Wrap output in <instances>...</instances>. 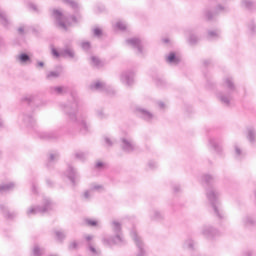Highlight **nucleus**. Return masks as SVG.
<instances>
[{
	"mask_svg": "<svg viewBox=\"0 0 256 256\" xmlns=\"http://www.w3.org/2000/svg\"><path fill=\"white\" fill-rule=\"evenodd\" d=\"M57 159H59V153H52L50 154V161H57Z\"/></svg>",
	"mask_w": 256,
	"mask_h": 256,
	"instance_id": "obj_42",
	"label": "nucleus"
},
{
	"mask_svg": "<svg viewBox=\"0 0 256 256\" xmlns=\"http://www.w3.org/2000/svg\"><path fill=\"white\" fill-rule=\"evenodd\" d=\"M35 189H36V187H35V186H33V187H32V191H34V193H35Z\"/></svg>",
	"mask_w": 256,
	"mask_h": 256,
	"instance_id": "obj_64",
	"label": "nucleus"
},
{
	"mask_svg": "<svg viewBox=\"0 0 256 256\" xmlns=\"http://www.w3.org/2000/svg\"><path fill=\"white\" fill-rule=\"evenodd\" d=\"M0 25H3V27H11V20L7 17V14L5 11L0 9Z\"/></svg>",
	"mask_w": 256,
	"mask_h": 256,
	"instance_id": "obj_14",
	"label": "nucleus"
},
{
	"mask_svg": "<svg viewBox=\"0 0 256 256\" xmlns=\"http://www.w3.org/2000/svg\"><path fill=\"white\" fill-rule=\"evenodd\" d=\"M112 230L115 233V237L109 240H104V245H108L111 247V245H121L123 243V236L121 234V223L114 220L112 222Z\"/></svg>",
	"mask_w": 256,
	"mask_h": 256,
	"instance_id": "obj_5",
	"label": "nucleus"
},
{
	"mask_svg": "<svg viewBox=\"0 0 256 256\" xmlns=\"http://www.w3.org/2000/svg\"><path fill=\"white\" fill-rule=\"evenodd\" d=\"M63 3H66V5H69L70 7H72V9H77L79 7V4H77V2H73L71 0H62Z\"/></svg>",
	"mask_w": 256,
	"mask_h": 256,
	"instance_id": "obj_32",
	"label": "nucleus"
},
{
	"mask_svg": "<svg viewBox=\"0 0 256 256\" xmlns=\"http://www.w3.org/2000/svg\"><path fill=\"white\" fill-rule=\"evenodd\" d=\"M59 72H57V71H50V72H48V74H47V79H49V80H51V79H57V77H59Z\"/></svg>",
	"mask_w": 256,
	"mask_h": 256,
	"instance_id": "obj_31",
	"label": "nucleus"
},
{
	"mask_svg": "<svg viewBox=\"0 0 256 256\" xmlns=\"http://www.w3.org/2000/svg\"><path fill=\"white\" fill-rule=\"evenodd\" d=\"M164 43H169V40L168 39H164Z\"/></svg>",
	"mask_w": 256,
	"mask_h": 256,
	"instance_id": "obj_63",
	"label": "nucleus"
},
{
	"mask_svg": "<svg viewBox=\"0 0 256 256\" xmlns=\"http://www.w3.org/2000/svg\"><path fill=\"white\" fill-rule=\"evenodd\" d=\"M52 55L54 57H69V59H75V51L69 47L60 50V52L57 51V49L52 48Z\"/></svg>",
	"mask_w": 256,
	"mask_h": 256,
	"instance_id": "obj_8",
	"label": "nucleus"
},
{
	"mask_svg": "<svg viewBox=\"0 0 256 256\" xmlns=\"http://www.w3.org/2000/svg\"><path fill=\"white\" fill-rule=\"evenodd\" d=\"M18 33H19V35H23V33H25V27H23V26L19 27Z\"/></svg>",
	"mask_w": 256,
	"mask_h": 256,
	"instance_id": "obj_50",
	"label": "nucleus"
},
{
	"mask_svg": "<svg viewBox=\"0 0 256 256\" xmlns=\"http://www.w3.org/2000/svg\"><path fill=\"white\" fill-rule=\"evenodd\" d=\"M89 251H91V253L94 255H99V252L93 246H89Z\"/></svg>",
	"mask_w": 256,
	"mask_h": 256,
	"instance_id": "obj_46",
	"label": "nucleus"
},
{
	"mask_svg": "<svg viewBox=\"0 0 256 256\" xmlns=\"http://www.w3.org/2000/svg\"><path fill=\"white\" fill-rule=\"evenodd\" d=\"M55 235H56L57 241H64V239L66 237L65 232H63L61 230L55 231Z\"/></svg>",
	"mask_w": 256,
	"mask_h": 256,
	"instance_id": "obj_28",
	"label": "nucleus"
},
{
	"mask_svg": "<svg viewBox=\"0 0 256 256\" xmlns=\"http://www.w3.org/2000/svg\"><path fill=\"white\" fill-rule=\"evenodd\" d=\"M71 19H72V23H77V18H75L74 16H72Z\"/></svg>",
	"mask_w": 256,
	"mask_h": 256,
	"instance_id": "obj_60",
	"label": "nucleus"
},
{
	"mask_svg": "<svg viewBox=\"0 0 256 256\" xmlns=\"http://www.w3.org/2000/svg\"><path fill=\"white\" fill-rule=\"evenodd\" d=\"M15 188L13 182L0 185V193H7V191H12Z\"/></svg>",
	"mask_w": 256,
	"mask_h": 256,
	"instance_id": "obj_19",
	"label": "nucleus"
},
{
	"mask_svg": "<svg viewBox=\"0 0 256 256\" xmlns=\"http://www.w3.org/2000/svg\"><path fill=\"white\" fill-rule=\"evenodd\" d=\"M50 91L53 95H63L64 91H65V87L63 86H55V87H51Z\"/></svg>",
	"mask_w": 256,
	"mask_h": 256,
	"instance_id": "obj_20",
	"label": "nucleus"
},
{
	"mask_svg": "<svg viewBox=\"0 0 256 256\" xmlns=\"http://www.w3.org/2000/svg\"><path fill=\"white\" fill-rule=\"evenodd\" d=\"M120 147L124 150L125 153H133L135 150V142L130 137H123L121 138Z\"/></svg>",
	"mask_w": 256,
	"mask_h": 256,
	"instance_id": "obj_7",
	"label": "nucleus"
},
{
	"mask_svg": "<svg viewBox=\"0 0 256 256\" xmlns=\"http://www.w3.org/2000/svg\"><path fill=\"white\" fill-rule=\"evenodd\" d=\"M203 181H205L206 183H213V176L206 174L203 176Z\"/></svg>",
	"mask_w": 256,
	"mask_h": 256,
	"instance_id": "obj_38",
	"label": "nucleus"
},
{
	"mask_svg": "<svg viewBox=\"0 0 256 256\" xmlns=\"http://www.w3.org/2000/svg\"><path fill=\"white\" fill-rule=\"evenodd\" d=\"M95 167L96 169H101L103 167V162H97Z\"/></svg>",
	"mask_w": 256,
	"mask_h": 256,
	"instance_id": "obj_54",
	"label": "nucleus"
},
{
	"mask_svg": "<svg viewBox=\"0 0 256 256\" xmlns=\"http://www.w3.org/2000/svg\"><path fill=\"white\" fill-rule=\"evenodd\" d=\"M29 9H32V11H37V5L30 3L28 4Z\"/></svg>",
	"mask_w": 256,
	"mask_h": 256,
	"instance_id": "obj_48",
	"label": "nucleus"
},
{
	"mask_svg": "<svg viewBox=\"0 0 256 256\" xmlns=\"http://www.w3.org/2000/svg\"><path fill=\"white\" fill-rule=\"evenodd\" d=\"M91 63L94 67H103V61L96 56H91Z\"/></svg>",
	"mask_w": 256,
	"mask_h": 256,
	"instance_id": "obj_22",
	"label": "nucleus"
},
{
	"mask_svg": "<svg viewBox=\"0 0 256 256\" xmlns=\"http://www.w3.org/2000/svg\"><path fill=\"white\" fill-rule=\"evenodd\" d=\"M66 177L75 185V177H77V172H75V169L73 167L69 166L68 170L66 171Z\"/></svg>",
	"mask_w": 256,
	"mask_h": 256,
	"instance_id": "obj_16",
	"label": "nucleus"
},
{
	"mask_svg": "<svg viewBox=\"0 0 256 256\" xmlns=\"http://www.w3.org/2000/svg\"><path fill=\"white\" fill-rule=\"evenodd\" d=\"M216 11H227V8L226 7H223L221 5H218L217 8H216Z\"/></svg>",
	"mask_w": 256,
	"mask_h": 256,
	"instance_id": "obj_49",
	"label": "nucleus"
},
{
	"mask_svg": "<svg viewBox=\"0 0 256 256\" xmlns=\"http://www.w3.org/2000/svg\"><path fill=\"white\" fill-rule=\"evenodd\" d=\"M198 41L199 38H197L194 34H190L188 38V42L190 43V45H195V43H197Z\"/></svg>",
	"mask_w": 256,
	"mask_h": 256,
	"instance_id": "obj_33",
	"label": "nucleus"
},
{
	"mask_svg": "<svg viewBox=\"0 0 256 256\" xmlns=\"http://www.w3.org/2000/svg\"><path fill=\"white\" fill-rule=\"evenodd\" d=\"M115 29H119L120 31H125V29H127V24H125V22L123 21H118L115 24Z\"/></svg>",
	"mask_w": 256,
	"mask_h": 256,
	"instance_id": "obj_29",
	"label": "nucleus"
},
{
	"mask_svg": "<svg viewBox=\"0 0 256 256\" xmlns=\"http://www.w3.org/2000/svg\"><path fill=\"white\" fill-rule=\"evenodd\" d=\"M256 138V132L254 129H248V135L247 139L250 141V143H253Z\"/></svg>",
	"mask_w": 256,
	"mask_h": 256,
	"instance_id": "obj_24",
	"label": "nucleus"
},
{
	"mask_svg": "<svg viewBox=\"0 0 256 256\" xmlns=\"http://www.w3.org/2000/svg\"><path fill=\"white\" fill-rule=\"evenodd\" d=\"M84 197L85 199H89V197H91V190H88L84 193Z\"/></svg>",
	"mask_w": 256,
	"mask_h": 256,
	"instance_id": "obj_51",
	"label": "nucleus"
},
{
	"mask_svg": "<svg viewBox=\"0 0 256 256\" xmlns=\"http://www.w3.org/2000/svg\"><path fill=\"white\" fill-rule=\"evenodd\" d=\"M91 239H93V236L91 235L86 236V241H91Z\"/></svg>",
	"mask_w": 256,
	"mask_h": 256,
	"instance_id": "obj_59",
	"label": "nucleus"
},
{
	"mask_svg": "<svg viewBox=\"0 0 256 256\" xmlns=\"http://www.w3.org/2000/svg\"><path fill=\"white\" fill-rule=\"evenodd\" d=\"M90 191H103V186H101V185H93L90 188Z\"/></svg>",
	"mask_w": 256,
	"mask_h": 256,
	"instance_id": "obj_40",
	"label": "nucleus"
},
{
	"mask_svg": "<svg viewBox=\"0 0 256 256\" xmlns=\"http://www.w3.org/2000/svg\"><path fill=\"white\" fill-rule=\"evenodd\" d=\"M45 66V63H43V62H38L37 63V67H44Z\"/></svg>",
	"mask_w": 256,
	"mask_h": 256,
	"instance_id": "obj_57",
	"label": "nucleus"
},
{
	"mask_svg": "<svg viewBox=\"0 0 256 256\" xmlns=\"http://www.w3.org/2000/svg\"><path fill=\"white\" fill-rule=\"evenodd\" d=\"M223 87H225L227 92H220L217 94V98L224 105H229L231 103V94L235 91V84L233 83V78L226 77L223 82Z\"/></svg>",
	"mask_w": 256,
	"mask_h": 256,
	"instance_id": "obj_3",
	"label": "nucleus"
},
{
	"mask_svg": "<svg viewBox=\"0 0 256 256\" xmlns=\"http://www.w3.org/2000/svg\"><path fill=\"white\" fill-rule=\"evenodd\" d=\"M244 256H251V252H246Z\"/></svg>",
	"mask_w": 256,
	"mask_h": 256,
	"instance_id": "obj_61",
	"label": "nucleus"
},
{
	"mask_svg": "<svg viewBox=\"0 0 256 256\" xmlns=\"http://www.w3.org/2000/svg\"><path fill=\"white\" fill-rule=\"evenodd\" d=\"M235 153L237 157H241V155H243V151L241 148H239V146H235Z\"/></svg>",
	"mask_w": 256,
	"mask_h": 256,
	"instance_id": "obj_43",
	"label": "nucleus"
},
{
	"mask_svg": "<svg viewBox=\"0 0 256 256\" xmlns=\"http://www.w3.org/2000/svg\"><path fill=\"white\" fill-rule=\"evenodd\" d=\"M19 121H22L26 127H33V125H35V118H33L31 114H21Z\"/></svg>",
	"mask_w": 256,
	"mask_h": 256,
	"instance_id": "obj_10",
	"label": "nucleus"
},
{
	"mask_svg": "<svg viewBox=\"0 0 256 256\" xmlns=\"http://www.w3.org/2000/svg\"><path fill=\"white\" fill-rule=\"evenodd\" d=\"M161 213H159L158 211H154V214H153V216H152V219L154 220V221H159V219H161Z\"/></svg>",
	"mask_w": 256,
	"mask_h": 256,
	"instance_id": "obj_39",
	"label": "nucleus"
},
{
	"mask_svg": "<svg viewBox=\"0 0 256 256\" xmlns=\"http://www.w3.org/2000/svg\"><path fill=\"white\" fill-rule=\"evenodd\" d=\"M245 223H246V225H253L254 220L251 217H247V218H245Z\"/></svg>",
	"mask_w": 256,
	"mask_h": 256,
	"instance_id": "obj_45",
	"label": "nucleus"
},
{
	"mask_svg": "<svg viewBox=\"0 0 256 256\" xmlns=\"http://www.w3.org/2000/svg\"><path fill=\"white\" fill-rule=\"evenodd\" d=\"M179 191H181V187L180 186H174V192L179 193Z\"/></svg>",
	"mask_w": 256,
	"mask_h": 256,
	"instance_id": "obj_55",
	"label": "nucleus"
},
{
	"mask_svg": "<svg viewBox=\"0 0 256 256\" xmlns=\"http://www.w3.org/2000/svg\"><path fill=\"white\" fill-rule=\"evenodd\" d=\"M167 62L174 63L175 65H177V63H179V58H177V56H175V53L172 52L167 57Z\"/></svg>",
	"mask_w": 256,
	"mask_h": 256,
	"instance_id": "obj_23",
	"label": "nucleus"
},
{
	"mask_svg": "<svg viewBox=\"0 0 256 256\" xmlns=\"http://www.w3.org/2000/svg\"><path fill=\"white\" fill-rule=\"evenodd\" d=\"M44 139H55V136L53 134L46 133L43 136Z\"/></svg>",
	"mask_w": 256,
	"mask_h": 256,
	"instance_id": "obj_47",
	"label": "nucleus"
},
{
	"mask_svg": "<svg viewBox=\"0 0 256 256\" xmlns=\"http://www.w3.org/2000/svg\"><path fill=\"white\" fill-rule=\"evenodd\" d=\"M0 127H3V119L0 118Z\"/></svg>",
	"mask_w": 256,
	"mask_h": 256,
	"instance_id": "obj_62",
	"label": "nucleus"
},
{
	"mask_svg": "<svg viewBox=\"0 0 256 256\" xmlns=\"http://www.w3.org/2000/svg\"><path fill=\"white\" fill-rule=\"evenodd\" d=\"M193 245H194L193 240H186L184 243V247L186 249H193Z\"/></svg>",
	"mask_w": 256,
	"mask_h": 256,
	"instance_id": "obj_35",
	"label": "nucleus"
},
{
	"mask_svg": "<svg viewBox=\"0 0 256 256\" xmlns=\"http://www.w3.org/2000/svg\"><path fill=\"white\" fill-rule=\"evenodd\" d=\"M81 47L84 51H89V49H91V43L89 42H82L81 43Z\"/></svg>",
	"mask_w": 256,
	"mask_h": 256,
	"instance_id": "obj_36",
	"label": "nucleus"
},
{
	"mask_svg": "<svg viewBox=\"0 0 256 256\" xmlns=\"http://www.w3.org/2000/svg\"><path fill=\"white\" fill-rule=\"evenodd\" d=\"M53 209H55V203H53L49 198H44L42 206H31L26 211V214L28 216L44 215V213H49V211H53Z\"/></svg>",
	"mask_w": 256,
	"mask_h": 256,
	"instance_id": "obj_4",
	"label": "nucleus"
},
{
	"mask_svg": "<svg viewBox=\"0 0 256 256\" xmlns=\"http://www.w3.org/2000/svg\"><path fill=\"white\" fill-rule=\"evenodd\" d=\"M158 105H159L160 109H164L165 108V103H163V102H159Z\"/></svg>",
	"mask_w": 256,
	"mask_h": 256,
	"instance_id": "obj_56",
	"label": "nucleus"
},
{
	"mask_svg": "<svg viewBox=\"0 0 256 256\" xmlns=\"http://www.w3.org/2000/svg\"><path fill=\"white\" fill-rule=\"evenodd\" d=\"M206 17L208 21H211V19H213V14L211 12H207Z\"/></svg>",
	"mask_w": 256,
	"mask_h": 256,
	"instance_id": "obj_52",
	"label": "nucleus"
},
{
	"mask_svg": "<svg viewBox=\"0 0 256 256\" xmlns=\"http://www.w3.org/2000/svg\"><path fill=\"white\" fill-rule=\"evenodd\" d=\"M93 33H94V36H95V37H101L103 31H101L100 28H95V29L93 30Z\"/></svg>",
	"mask_w": 256,
	"mask_h": 256,
	"instance_id": "obj_41",
	"label": "nucleus"
},
{
	"mask_svg": "<svg viewBox=\"0 0 256 256\" xmlns=\"http://www.w3.org/2000/svg\"><path fill=\"white\" fill-rule=\"evenodd\" d=\"M75 158L79 161H85L87 159V153L78 151L75 153Z\"/></svg>",
	"mask_w": 256,
	"mask_h": 256,
	"instance_id": "obj_27",
	"label": "nucleus"
},
{
	"mask_svg": "<svg viewBox=\"0 0 256 256\" xmlns=\"http://www.w3.org/2000/svg\"><path fill=\"white\" fill-rule=\"evenodd\" d=\"M209 143H210L211 147H213V149H215V151H218V153L221 151V146H219V144H217V140H215V138H211L209 140Z\"/></svg>",
	"mask_w": 256,
	"mask_h": 256,
	"instance_id": "obj_26",
	"label": "nucleus"
},
{
	"mask_svg": "<svg viewBox=\"0 0 256 256\" xmlns=\"http://www.w3.org/2000/svg\"><path fill=\"white\" fill-rule=\"evenodd\" d=\"M217 233L219 232L211 226H204L202 229V235H204V237H207L208 239L217 236Z\"/></svg>",
	"mask_w": 256,
	"mask_h": 256,
	"instance_id": "obj_13",
	"label": "nucleus"
},
{
	"mask_svg": "<svg viewBox=\"0 0 256 256\" xmlns=\"http://www.w3.org/2000/svg\"><path fill=\"white\" fill-rule=\"evenodd\" d=\"M241 7H243L244 9H248V11H251L252 9H255V2H253L252 0H242Z\"/></svg>",
	"mask_w": 256,
	"mask_h": 256,
	"instance_id": "obj_18",
	"label": "nucleus"
},
{
	"mask_svg": "<svg viewBox=\"0 0 256 256\" xmlns=\"http://www.w3.org/2000/svg\"><path fill=\"white\" fill-rule=\"evenodd\" d=\"M69 248H70V249H77V242H72V243H70Z\"/></svg>",
	"mask_w": 256,
	"mask_h": 256,
	"instance_id": "obj_53",
	"label": "nucleus"
},
{
	"mask_svg": "<svg viewBox=\"0 0 256 256\" xmlns=\"http://www.w3.org/2000/svg\"><path fill=\"white\" fill-rule=\"evenodd\" d=\"M85 223L89 225V227H97V220H93V219H86Z\"/></svg>",
	"mask_w": 256,
	"mask_h": 256,
	"instance_id": "obj_34",
	"label": "nucleus"
},
{
	"mask_svg": "<svg viewBox=\"0 0 256 256\" xmlns=\"http://www.w3.org/2000/svg\"><path fill=\"white\" fill-rule=\"evenodd\" d=\"M138 111H139L141 117L143 119H145V121H151L153 119V117H154L151 112H149V111H147V110H145L143 108H139Z\"/></svg>",
	"mask_w": 256,
	"mask_h": 256,
	"instance_id": "obj_17",
	"label": "nucleus"
},
{
	"mask_svg": "<svg viewBox=\"0 0 256 256\" xmlns=\"http://www.w3.org/2000/svg\"><path fill=\"white\" fill-rule=\"evenodd\" d=\"M62 107H63L65 113L68 115L70 121H72L73 123H76L77 125H79V127L84 129L85 131H87V129H88L87 117H85V116L81 117V115H78V117H77V111H78L77 101H74L67 105H62Z\"/></svg>",
	"mask_w": 256,
	"mask_h": 256,
	"instance_id": "obj_1",
	"label": "nucleus"
},
{
	"mask_svg": "<svg viewBox=\"0 0 256 256\" xmlns=\"http://www.w3.org/2000/svg\"><path fill=\"white\" fill-rule=\"evenodd\" d=\"M91 91H107V85L103 82H95L90 85Z\"/></svg>",
	"mask_w": 256,
	"mask_h": 256,
	"instance_id": "obj_15",
	"label": "nucleus"
},
{
	"mask_svg": "<svg viewBox=\"0 0 256 256\" xmlns=\"http://www.w3.org/2000/svg\"><path fill=\"white\" fill-rule=\"evenodd\" d=\"M206 196L214 211V215L218 217V219H223V210L219 203V192L215 188H210L207 190Z\"/></svg>",
	"mask_w": 256,
	"mask_h": 256,
	"instance_id": "obj_2",
	"label": "nucleus"
},
{
	"mask_svg": "<svg viewBox=\"0 0 256 256\" xmlns=\"http://www.w3.org/2000/svg\"><path fill=\"white\" fill-rule=\"evenodd\" d=\"M220 35H221V32H219V30L208 31V39H218Z\"/></svg>",
	"mask_w": 256,
	"mask_h": 256,
	"instance_id": "obj_25",
	"label": "nucleus"
},
{
	"mask_svg": "<svg viewBox=\"0 0 256 256\" xmlns=\"http://www.w3.org/2000/svg\"><path fill=\"white\" fill-rule=\"evenodd\" d=\"M16 61L20 63V65H31V57L27 53L17 55Z\"/></svg>",
	"mask_w": 256,
	"mask_h": 256,
	"instance_id": "obj_12",
	"label": "nucleus"
},
{
	"mask_svg": "<svg viewBox=\"0 0 256 256\" xmlns=\"http://www.w3.org/2000/svg\"><path fill=\"white\" fill-rule=\"evenodd\" d=\"M5 45V42L3 41V37L0 36V47Z\"/></svg>",
	"mask_w": 256,
	"mask_h": 256,
	"instance_id": "obj_58",
	"label": "nucleus"
},
{
	"mask_svg": "<svg viewBox=\"0 0 256 256\" xmlns=\"http://www.w3.org/2000/svg\"><path fill=\"white\" fill-rule=\"evenodd\" d=\"M52 17L53 19H56L58 27H60V29H62L63 31H67V27L71 25V22H69L68 18L63 16V12H61V10L53 9Z\"/></svg>",
	"mask_w": 256,
	"mask_h": 256,
	"instance_id": "obj_6",
	"label": "nucleus"
},
{
	"mask_svg": "<svg viewBox=\"0 0 256 256\" xmlns=\"http://www.w3.org/2000/svg\"><path fill=\"white\" fill-rule=\"evenodd\" d=\"M126 43L133 47V49H137L138 53H143V43L139 38L127 39Z\"/></svg>",
	"mask_w": 256,
	"mask_h": 256,
	"instance_id": "obj_9",
	"label": "nucleus"
},
{
	"mask_svg": "<svg viewBox=\"0 0 256 256\" xmlns=\"http://www.w3.org/2000/svg\"><path fill=\"white\" fill-rule=\"evenodd\" d=\"M43 253H45V250L41 249L39 246H34L33 256H41Z\"/></svg>",
	"mask_w": 256,
	"mask_h": 256,
	"instance_id": "obj_30",
	"label": "nucleus"
},
{
	"mask_svg": "<svg viewBox=\"0 0 256 256\" xmlns=\"http://www.w3.org/2000/svg\"><path fill=\"white\" fill-rule=\"evenodd\" d=\"M135 77V73L131 72V71H127L122 73V75L120 76V79L123 83H125V85H133V79Z\"/></svg>",
	"mask_w": 256,
	"mask_h": 256,
	"instance_id": "obj_11",
	"label": "nucleus"
},
{
	"mask_svg": "<svg viewBox=\"0 0 256 256\" xmlns=\"http://www.w3.org/2000/svg\"><path fill=\"white\" fill-rule=\"evenodd\" d=\"M104 141H105L107 147H113V144L115 143L111 138H109L107 136L104 137Z\"/></svg>",
	"mask_w": 256,
	"mask_h": 256,
	"instance_id": "obj_37",
	"label": "nucleus"
},
{
	"mask_svg": "<svg viewBox=\"0 0 256 256\" xmlns=\"http://www.w3.org/2000/svg\"><path fill=\"white\" fill-rule=\"evenodd\" d=\"M22 101H26L27 103H31V101H33V96L27 95V96L22 98Z\"/></svg>",
	"mask_w": 256,
	"mask_h": 256,
	"instance_id": "obj_44",
	"label": "nucleus"
},
{
	"mask_svg": "<svg viewBox=\"0 0 256 256\" xmlns=\"http://www.w3.org/2000/svg\"><path fill=\"white\" fill-rule=\"evenodd\" d=\"M0 209H1L4 217H6V219H13V217H15V213H11V212L7 211V209L5 208V205H0Z\"/></svg>",
	"mask_w": 256,
	"mask_h": 256,
	"instance_id": "obj_21",
	"label": "nucleus"
}]
</instances>
